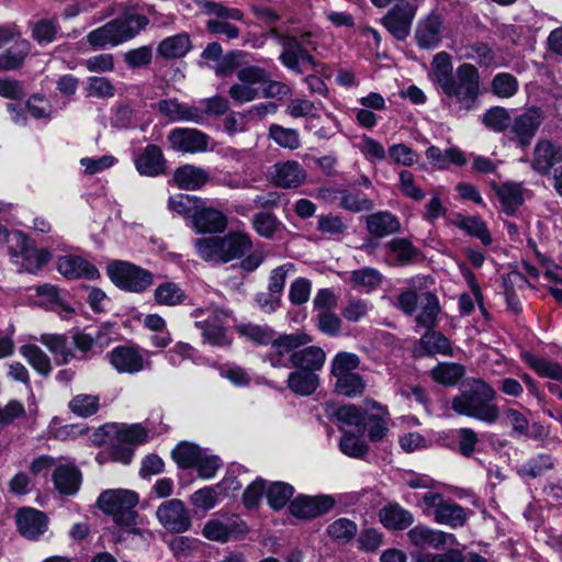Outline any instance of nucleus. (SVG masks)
I'll return each instance as SVG.
<instances>
[{"label":"nucleus","instance_id":"f257e3e1","mask_svg":"<svg viewBox=\"0 0 562 562\" xmlns=\"http://www.w3.org/2000/svg\"><path fill=\"white\" fill-rule=\"evenodd\" d=\"M430 76L447 104L456 103L461 110L469 111L480 95L481 82L477 68L464 63L453 72L452 59L447 52H440L434 56Z\"/></svg>","mask_w":562,"mask_h":562},{"label":"nucleus","instance_id":"f03ea898","mask_svg":"<svg viewBox=\"0 0 562 562\" xmlns=\"http://www.w3.org/2000/svg\"><path fill=\"white\" fill-rule=\"evenodd\" d=\"M495 390L483 380H473L470 387L451 401V408L458 414L486 424L499 418V408L493 401Z\"/></svg>","mask_w":562,"mask_h":562},{"label":"nucleus","instance_id":"7ed1b4c3","mask_svg":"<svg viewBox=\"0 0 562 562\" xmlns=\"http://www.w3.org/2000/svg\"><path fill=\"white\" fill-rule=\"evenodd\" d=\"M148 24V19L134 9L124 11L117 19L90 31L86 40L94 49L115 47L134 38Z\"/></svg>","mask_w":562,"mask_h":562},{"label":"nucleus","instance_id":"20e7f679","mask_svg":"<svg viewBox=\"0 0 562 562\" xmlns=\"http://www.w3.org/2000/svg\"><path fill=\"white\" fill-rule=\"evenodd\" d=\"M194 247L202 260L217 265L243 257L251 249L252 243L247 234L231 232L225 236L198 238Z\"/></svg>","mask_w":562,"mask_h":562},{"label":"nucleus","instance_id":"39448f33","mask_svg":"<svg viewBox=\"0 0 562 562\" xmlns=\"http://www.w3.org/2000/svg\"><path fill=\"white\" fill-rule=\"evenodd\" d=\"M8 252L11 263L20 272L36 273L50 260V254L37 249L34 241L21 231L12 232Z\"/></svg>","mask_w":562,"mask_h":562},{"label":"nucleus","instance_id":"423d86ee","mask_svg":"<svg viewBox=\"0 0 562 562\" xmlns=\"http://www.w3.org/2000/svg\"><path fill=\"white\" fill-rule=\"evenodd\" d=\"M205 318L196 321L194 326L200 330L203 342L213 347L224 348L232 342L227 335L226 323L231 316V311L213 307L210 310L198 308L192 312L193 317Z\"/></svg>","mask_w":562,"mask_h":562},{"label":"nucleus","instance_id":"0eeeda50","mask_svg":"<svg viewBox=\"0 0 562 562\" xmlns=\"http://www.w3.org/2000/svg\"><path fill=\"white\" fill-rule=\"evenodd\" d=\"M138 495L130 490H106L102 492L97 506L104 513L113 516L116 524L130 526L135 521L136 513L134 508L138 504Z\"/></svg>","mask_w":562,"mask_h":562},{"label":"nucleus","instance_id":"6e6552de","mask_svg":"<svg viewBox=\"0 0 562 562\" xmlns=\"http://www.w3.org/2000/svg\"><path fill=\"white\" fill-rule=\"evenodd\" d=\"M111 281L122 290L142 293L146 291L154 281L150 271L143 269L127 261L114 260L106 267Z\"/></svg>","mask_w":562,"mask_h":562},{"label":"nucleus","instance_id":"1a4fd4ad","mask_svg":"<svg viewBox=\"0 0 562 562\" xmlns=\"http://www.w3.org/2000/svg\"><path fill=\"white\" fill-rule=\"evenodd\" d=\"M200 7L203 13L217 18L206 21L207 31L212 34H223L228 40L239 36V30L228 22L229 20L244 22V13L239 9L229 8L222 2L211 0L201 1Z\"/></svg>","mask_w":562,"mask_h":562},{"label":"nucleus","instance_id":"9d476101","mask_svg":"<svg viewBox=\"0 0 562 562\" xmlns=\"http://www.w3.org/2000/svg\"><path fill=\"white\" fill-rule=\"evenodd\" d=\"M312 341L311 336L305 333H294L273 337L265 360L273 368H288L294 363L296 349L306 346Z\"/></svg>","mask_w":562,"mask_h":562},{"label":"nucleus","instance_id":"9b49d317","mask_svg":"<svg viewBox=\"0 0 562 562\" xmlns=\"http://www.w3.org/2000/svg\"><path fill=\"white\" fill-rule=\"evenodd\" d=\"M425 510L432 509L436 522L452 528L462 527L467 521V512L459 504L445 499L439 493L427 492L423 495Z\"/></svg>","mask_w":562,"mask_h":562},{"label":"nucleus","instance_id":"f8f14e48","mask_svg":"<svg viewBox=\"0 0 562 562\" xmlns=\"http://www.w3.org/2000/svg\"><path fill=\"white\" fill-rule=\"evenodd\" d=\"M311 42L308 36L285 37L282 41L283 50L280 55L281 63L290 70L302 74L316 67V63L310 53Z\"/></svg>","mask_w":562,"mask_h":562},{"label":"nucleus","instance_id":"ddd939ff","mask_svg":"<svg viewBox=\"0 0 562 562\" xmlns=\"http://www.w3.org/2000/svg\"><path fill=\"white\" fill-rule=\"evenodd\" d=\"M108 429L114 436L113 449L126 453H133L138 446L147 443L151 436V430L142 423H114Z\"/></svg>","mask_w":562,"mask_h":562},{"label":"nucleus","instance_id":"4468645a","mask_svg":"<svg viewBox=\"0 0 562 562\" xmlns=\"http://www.w3.org/2000/svg\"><path fill=\"white\" fill-rule=\"evenodd\" d=\"M417 7L409 0H398L383 16L382 24L398 41H405L412 29Z\"/></svg>","mask_w":562,"mask_h":562},{"label":"nucleus","instance_id":"2eb2a0df","mask_svg":"<svg viewBox=\"0 0 562 562\" xmlns=\"http://www.w3.org/2000/svg\"><path fill=\"white\" fill-rule=\"evenodd\" d=\"M238 83L229 88V97L239 104L250 102L260 95L259 82L266 81V70L248 66L238 70Z\"/></svg>","mask_w":562,"mask_h":562},{"label":"nucleus","instance_id":"dca6fc26","mask_svg":"<svg viewBox=\"0 0 562 562\" xmlns=\"http://www.w3.org/2000/svg\"><path fill=\"white\" fill-rule=\"evenodd\" d=\"M248 531L246 522L237 516H225L205 522L202 535L217 542H226L231 538H238Z\"/></svg>","mask_w":562,"mask_h":562},{"label":"nucleus","instance_id":"f3484780","mask_svg":"<svg viewBox=\"0 0 562 562\" xmlns=\"http://www.w3.org/2000/svg\"><path fill=\"white\" fill-rule=\"evenodd\" d=\"M159 522L171 532H184L191 527V518L184 504L179 499H170L157 508Z\"/></svg>","mask_w":562,"mask_h":562},{"label":"nucleus","instance_id":"a211bd4d","mask_svg":"<svg viewBox=\"0 0 562 562\" xmlns=\"http://www.w3.org/2000/svg\"><path fill=\"white\" fill-rule=\"evenodd\" d=\"M106 359L117 373L135 374L145 369L146 361L136 347L117 346L106 355Z\"/></svg>","mask_w":562,"mask_h":562},{"label":"nucleus","instance_id":"6ab92c4d","mask_svg":"<svg viewBox=\"0 0 562 562\" xmlns=\"http://www.w3.org/2000/svg\"><path fill=\"white\" fill-rule=\"evenodd\" d=\"M112 342L110 335L102 329L87 333L77 330L71 335V344L80 353V360H88L100 355Z\"/></svg>","mask_w":562,"mask_h":562},{"label":"nucleus","instance_id":"aec40b11","mask_svg":"<svg viewBox=\"0 0 562 562\" xmlns=\"http://www.w3.org/2000/svg\"><path fill=\"white\" fill-rule=\"evenodd\" d=\"M542 123V114L539 109H527L521 114L512 120L510 133L514 139L521 147H527L535 137L538 128Z\"/></svg>","mask_w":562,"mask_h":562},{"label":"nucleus","instance_id":"412c9836","mask_svg":"<svg viewBox=\"0 0 562 562\" xmlns=\"http://www.w3.org/2000/svg\"><path fill=\"white\" fill-rule=\"evenodd\" d=\"M335 503L330 495H301L290 503V513L297 518L310 519L328 513Z\"/></svg>","mask_w":562,"mask_h":562},{"label":"nucleus","instance_id":"4be33fe9","mask_svg":"<svg viewBox=\"0 0 562 562\" xmlns=\"http://www.w3.org/2000/svg\"><path fill=\"white\" fill-rule=\"evenodd\" d=\"M167 138L170 147L177 151L201 153L207 149L209 136L195 128H173Z\"/></svg>","mask_w":562,"mask_h":562},{"label":"nucleus","instance_id":"5701e85b","mask_svg":"<svg viewBox=\"0 0 562 562\" xmlns=\"http://www.w3.org/2000/svg\"><path fill=\"white\" fill-rule=\"evenodd\" d=\"M198 234L221 233L227 226L226 216L218 210L207 206L202 200L191 220Z\"/></svg>","mask_w":562,"mask_h":562},{"label":"nucleus","instance_id":"b1692460","mask_svg":"<svg viewBox=\"0 0 562 562\" xmlns=\"http://www.w3.org/2000/svg\"><path fill=\"white\" fill-rule=\"evenodd\" d=\"M412 546L417 548L441 549L454 542V536L425 525H416L407 532Z\"/></svg>","mask_w":562,"mask_h":562},{"label":"nucleus","instance_id":"393cba45","mask_svg":"<svg viewBox=\"0 0 562 562\" xmlns=\"http://www.w3.org/2000/svg\"><path fill=\"white\" fill-rule=\"evenodd\" d=\"M270 178L276 186L292 189L304 183L306 172L297 161L288 160L274 164L271 167Z\"/></svg>","mask_w":562,"mask_h":562},{"label":"nucleus","instance_id":"a878e982","mask_svg":"<svg viewBox=\"0 0 562 562\" xmlns=\"http://www.w3.org/2000/svg\"><path fill=\"white\" fill-rule=\"evenodd\" d=\"M560 162H562V147L555 146L548 139H540L536 144L531 160L533 171L546 176Z\"/></svg>","mask_w":562,"mask_h":562},{"label":"nucleus","instance_id":"bb28decb","mask_svg":"<svg viewBox=\"0 0 562 562\" xmlns=\"http://www.w3.org/2000/svg\"><path fill=\"white\" fill-rule=\"evenodd\" d=\"M157 109L160 114L172 122L203 124V114L199 106L180 103L176 99H166L157 103Z\"/></svg>","mask_w":562,"mask_h":562},{"label":"nucleus","instance_id":"cd10ccee","mask_svg":"<svg viewBox=\"0 0 562 562\" xmlns=\"http://www.w3.org/2000/svg\"><path fill=\"white\" fill-rule=\"evenodd\" d=\"M442 19L438 13L431 12L419 20L415 31L416 43L420 48L437 47L441 42Z\"/></svg>","mask_w":562,"mask_h":562},{"label":"nucleus","instance_id":"c85d7f7f","mask_svg":"<svg viewBox=\"0 0 562 562\" xmlns=\"http://www.w3.org/2000/svg\"><path fill=\"white\" fill-rule=\"evenodd\" d=\"M57 270L68 279L94 280L100 276L98 269L91 262L76 255L60 257L57 261Z\"/></svg>","mask_w":562,"mask_h":562},{"label":"nucleus","instance_id":"c756f323","mask_svg":"<svg viewBox=\"0 0 562 562\" xmlns=\"http://www.w3.org/2000/svg\"><path fill=\"white\" fill-rule=\"evenodd\" d=\"M338 194L340 195L339 205L345 210L351 212H361L373 209V202L370 199H368L364 193L360 191H339L331 188H325L319 190V195L327 201H334L335 199H337Z\"/></svg>","mask_w":562,"mask_h":562},{"label":"nucleus","instance_id":"7c9ffc66","mask_svg":"<svg viewBox=\"0 0 562 562\" xmlns=\"http://www.w3.org/2000/svg\"><path fill=\"white\" fill-rule=\"evenodd\" d=\"M136 170L142 176L157 177L166 170V160L161 149L156 145H147L135 159Z\"/></svg>","mask_w":562,"mask_h":562},{"label":"nucleus","instance_id":"2f4dec72","mask_svg":"<svg viewBox=\"0 0 562 562\" xmlns=\"http://www.w3.org/2000/svg\"><path fill=\"white\" fill-rule=\"evenodd\" d=\"M16 525L22 536L37 539L47 529V518L40 510L23 508L16 514Z\"/></svg>","mask_w":562,"mask_h":562},{"label":"nucleus","instance_id":"473e14b6","mask_svg":"<svg viewBox=\"0 0 562 562\" xmlns=\"http://www.w3.org/2000/svg\"><path fill=\"white\" fill-rule=\"evenodd\" d=\"M366 224L368 233L378 238L395 234L401 229L398 217L387 211L375 212L367 216Z\"/></svg>","mask_w":562,"mask_h":562},{"label":"nucleus","instance_id":"72a5a7b5","mask_svg":"<svg viewBox=\"0 0 562 562\" xmlns=\"http://www.w3.org/2000/svg\"><path fill=\"white\" fill-rule=\"evenodd\" d=\"M32 290L41 299L38 302L41 305L56 311L63 318H68L74 314V308L64 301L57 286L45 283Z\"/></svg>","mask_w":562,"mask_h":562},{"label":"nucleus","instance_id":"f704fd0d","mask_svg":"<svg viewBox=\"0 0 562 562\" xmlns=\"http://www.w3.org/2000/svg\"><path fill=\"white\" fill-rule=\"evenodd\" d=\"M368 408L372 412L368 418V435L372 441H379L389 431V411L375 401L368 402Z\"/></svg>","mask_w":562,"mask_h":562},{"label":"nucleus","instance_id":"c9c22d12","mask_svg":"<svg viewBox=\"0 0 562 562\" xmlns=\"http://www.w3.org/2000/svg\"><path fill=\"white\" fill-rule=\"evenodd\" d=\"M53 480L59 493L75 495L81 485V473L74 465H61L54 471Z\"/></svg>","mask_w":562,"mask_h":562},{"label":"nucleus","instance_id":"e433bc0d","mask_svg":"<svg viewBox=\"0 0 562 562\" xmlns=\"http://www.w3.org/2000/svg\"><path fill=\"white\" fill-rule=\"evenodd\" d=\"M209 180V173L193 165L179 167L173 173L175 183L184 190H198Z\"/></svg>","mask_w":562,"mask_h":562},{"label":"nucleus","instance_id":"4c0bfd02","mask_svg":"<svg viewBox=\"0 0 562 562\" xmlns=\"http://www.w3.org/2000/svg\"><path fill=\"white\" fill-rule=\"evenodd\" d=\"M326 360V353L321 347L308 346L296 349L293 367L296 370L314 372L322 369Z\"/></svg>","mask_w":562,"mask_h":562},{"label":"nucleus","instance_id":"58836bf2","mask_svg":"<svg viewBox=\"0 0 562 562\" xmlns=\"http://www.w3.org/2000/svg\"><path fill=\"white\" fill-rule=\"evenodd\" d=\"M380 520L387 529L403 530L413 524L414 517L408 510L395 504L380 510Z\"/></svg>","mask_w":562,"mask_h":562},{"label":"nucleus","instance_id":"ea45409f","mask_svg":"<svg viewBox=\"0 0 562 562\" xmlns=\"http://www.w3.org/2000/svg\"><path fill=\"white\" fill-rule=\"evenodd\" d=\"M288 387L295 394L307 396L318 386V375L314 372L294 370L289 374Z\"/></svg>","mask_w":562,"mask_h":562},{"label":"nucleus","instance_id":"a19ab883","mask_svg":"<svg viewBox=\"0 0 562 562\" xmlns=\"http://www.w3.org/2000/svg\"><path fill=\"white\" fill-rule=\"evenodd\" d=\"M420 313L416 316V323L425 328H432L440 311L438 297L429 292H420Z\"/></svg>","mask_w":562,"mask_h":562},{"label":"nucleus","instance_id":"79ce46f5","mask_svg":"<svg viewBox=\"0 0 562 562\" xmlns=\"http://www.w3.org/2000/svg\"><path fill=\"white\" fill-rule=\"evenodd\" d=\"M31 49V44L24 38H18L13 45L0 54V70L19 68Z\"/></svg>","mask_w":562,"mask_h":562},{"label":"nucleus","instance_id":"37998d69","mask_svg":"<svg viewBox=\"0 0 562 562\" xmlns=\"http://www.w3.org/2000/svg\"><path fill=\"white\" fill-rule=\"evenodd\" d=\"M41 342L55 356L57 364H67L77 358L63 335H42Z\"/></svg>","mask_w":562,"mask_h":562},{"label":"nucleus","instance_id":"c03bdc74","mask_svg":"<svg viewBox=\"0 0 562 562\" xmlns=\"http://www.w3.org/2000/svg\"><path fill=\"white\" fill-rule=\"evenodd\" d=\"M190 48L188 34L180 33L162 40L158 45V53L165 58H179L186 55Z\"/></svg>","mask_w":562,"mask_h":562},{"label":"nucleus","instance_id":"a18cd8bd","mask_svg":"<svg viewBox=\"0 0 562 562\" xmlns=\"http://www.w3.org/2000/svg\"><path fill=\"white\" fill-rule=\"evenodd\" d=\"M155 302L159 305L176 306L184 302L186 292L172 281L160 283L154 291Z\"/></svg>","mask_w":562,"mask_h":562},{"label":"nucleus","instance_id":"49530a36","mask_svg":"<svg viewBox=\"0 0 562 562\" xmlns=\"http://www.w3.org/2000/svg\"><path fill=\"white\" fill-rule=\"evenodd\" d=\"M496 192L507 214H514L524 203L522 188L518 183L505 182L497 188Z\"/></svg>","mask_w":562,"mask_h":562},{"label":"nucleus","instance_id":"de8ad7c7","mask_svg":"<svg viewBox=\"0 0 562 562\" xmlns=\"http://www.w3.org/2000/svg\"><path fill=\"white\" fill-rule=\"evenodd\" d=\"M21 356L40 374L48 375L52 371L49 357L36 345H23L20 347Z\"/></svg>","mask_w":562,"mask_h":562},{"label":"nucleus","instance_id":"09e8293b","mask_svg":"<svg viewBox=\"0 0 562 562\" xmlns=\"http://www.w3.org/2000/svg\"><path fill=\"white\" fill-rule=\"evenodd\" d=\"M269 137L280 147L295 150L301 147L297 130L272 124L269 127Z\"/></svg>","mask_w":562,"mask_h":562},{"label":"nucleus","instance_id":"8fccbe9b","mask_svg":"<svg viewBox=\"0 0 562 562\" xmlns=\"http://www.w3.org/2000/svg\"><path fill=\"white\" fill-rule=\"evenodd\" d=\"M518 88V80L509 72H498L491 81L492 93L501 99L514 97L517 93Z\"/></svg>","mask_w":562,"mask_h":562},{"label":"nucleus","instance_id":"3c124183","mask_svg":"<svg viewBox=\"0 0 562 562\" xmlns=\"http://www.w3.org/2000/svg\"><path fill=\"white\" fill-rule=\"evenodd\" d=\"M294 488L284 482H272L267 487L266 497L271 508H283L293 496Z\"/></svg>","mask_w":562,"mask_h":562},{"label":"nucleus","instance_id":"603ef678","mask_svg":"<svg viewBox=\"0 0 562 562\" xmlns=\"http://www.w3.org/2000/svg\"><path fill=\"white\" fill-rule=\"evenodd\" d=\"M87 97L110 99L115 95L114 83L106 77L91 76L87 78L85 87Z\"/></svg>","mask_w":562,"mask_h":562},{"label":"nucleus","instance_id":"864d4df0","mask_svg":"<svg viewBox=\"0 0 562 562\" xmlns=\"http://www.w3.org/2000/svg\"><path fill=\"white\" fill-rule=\"evenodd\" d=\"M350 281L355 288L371 292L378 288L382 281V274L373 268H362L353 270L350 273Z\"/></svg>","mask_w":562,"mask_h":562},{"label":"nucleus","instance_id":"5fc2aeb1","mask_svg":"<svg viewBox=\"0 0 562 562\" xmlns=\"http://www.w3.org/2000/svg\"><path fill=\"white\" fill-rule=\"evenodd\" d=\"M358 532L356 522L348 518H338L327 527L328 536L340 543H348Z\"/></svg>","mask_w":562,"mask_h":562},{"label":"nucleus","instance_id":"6e6d98bb","mask_svg":"<svg viewBox=\"0 0 562 562\" xmlns=\"http://www.w3.org/2000/svg\"><path fill=\"white\" fill-rule=\"evenodd\" d=\"M68 407L79 417L86 418L92 416L100 407L99 396L91 394H78L71 398Z\"/></svg>","mask_w":562,"mask_h":562},{"label":"nucleus","instance_id":"4d7b16f0","mask_svg":"<svg viewBox=\"0 0 562 562\" xmlns=\"http://www.w3.org/2000/svg\"><path fill=\"white\" fill-rule=\"evenodd\" d=\"M364 389L362 376L356 372L336 376V390L339 394L353 397L361 395Z\"/></svg>","mask_w":562,"mask_h":562},{"label":"nucleus","instance_id":"13d9d810","mask_svg":"<svg viewBox=\"0 0 562 562\" xmlns=\"http://www.w3.org/2000/svg\"><path fill=\"white\" fill-rule=\"evenodd\" d=\"M318 106L323 108L322 103L316 104L304 98H294L286 103L285 113L293 119L317 117Z\"/></svg>","mask_w":562,"mask_h":562},{"label":"nucleus","instance_id":"bf43d9fd","mask_svg":"<svg viewBox=\"0 0 562 562\" xmlns=\"http://www.w3.org/2000/svg\"><path fill=\"white\" fill-rule=\"evenodd\" d=\"M526 361L540 376L562 380V366L537 356L527 355Z\"/></svg>","mask_w":562,"mask_h":562},{"label":"nucleus","instance_id":"052dcab7","mask_svg":"<svg viewBox=\"0 0 562 562\" xmlns=\"http://www.w3.org/2000/svg\"><path fill=\"white\" fill-rule=\"evenodd\" d=\"M461 58L474 60L481 67H490L495 63L493 50L480 42L464 47Z\"/></svg>","mask_w":562,"mask_h":562},{"label":"nucleus","instance_id":"680f3d73","mask_svg":"<svg viewBox=\"0 0 562 562\" xmlns=\"http://www.w3.org/2000/svg\"><path fill=\"white\" fill-rule=\"evenodd\" d=\"M201 201V199L194 195L179 193L169 198L168 206L177 214L192 218Z\"/></svg>","mask_w":562,"mask_h":562},{"label":"nucleus","instance_id":"e2e57ef3","mask_svg":"<svg viewBox=\"0 0 562 562\" xmlns=\"http://www.w3.org/2000/svg\"><path fill=\"white\" fill-rule=\"evenodd\" d=\"M422 348L429 355H450L451 345L448 338L435 331H427L420 338Z\"/></svg>","mask_w":562,"mask_h":562},{"label":"nucleus","instance_id":"0e129e2a","mask_svg":"<svg viewBox=\"0 0 562 562\" xmlns=\"http://www.w3.org/2000/svg\"><path fill=\"white\" fill-rule=\"evenodd\" d=\"M457 226L469 235L476 237L485 246L492 244L491 234L483 221L477 217H462L457 222Z\"/></svg>","mask_w":562,"mask_h":562},{"label":"nucleus","instance_id":"69168bd1","mask_svg":"<svg viewBox=\"0 0 562 562\" xmlns=\"http://www.w3.org/2000/svg\"><path fill=\"white\" fill-rule=\"evenodd\" d=\"M483 123L494 132H504L510 127L512 117L505 108L494 106L488 109L483 116Z\"/></svg>","mask_w":562,"mask_h":562},{"label":"nucleus","instance_id":"338daca9","mask_svg":"<svg viewBox=\"0 0 562 562\" xmlns=\"http://www.w3.org/2000/svg\"><path fill=\"white\" fill-rule=\"evenodd\" d=\"M432 379L443 385H454L463 375V368L456 363H440L432 369Z\"/></svg>","mask_w":562,"mask_h":562},{"label":"nucleus","instance_id":"774afa93","mask_svg":"<svg viewBox=\"0 0 562 562\" xmlns=\"http://www.w3.org/2000/svg\"><path fill=\"white\" fill-rule=\"evenodd\" d=\"M251 223L254 229L265 238H271L281 226V223L278 221L276 215L269 212L255 214Z\"/></svg>","mask_w":562,"mask_h":562}]
</instances>
